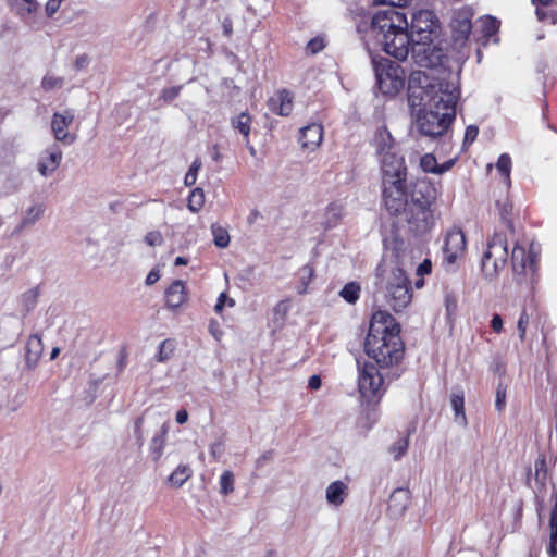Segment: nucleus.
Returning a JSON list of instances; mask_svg holds the SVG:
<instances>
[{"label":"nucleus","instance_id":"obj_26","mask_svg":"<svg viewBox=\"0 0 557 557\" xmlns=\"http://www.w3.org/2000/svg\"><path fill=\"white\" fill-rule=\"evenodd\" d=\"M348 495V486L343 481H334L326 488L329 504L339 506Z\"/></svg>","mask_w":557,"mask_h":557},{"label":"nucleus","instance_id":"obj_25","mask_svg":"<svg viewBox=\"0 0 557 557\" xmlns=\"http://www.w3.org/2000/svg\"><path fill=\"white\" fill-rule=\"evenodd\" d=\"M373 143L379 156L394 151V138L385 126L377 129Z\"/></svg>","mask_w":557,"mask_h":557},{"label":"nucleus","instance_id":"obj_30","mask_svg":"<svg viewBox=\"0 0 557 557\" xmlns=\"http://www.w3.org/2000/svg\"><path fill=\"white\" fill-rule=\"evenodd\" d=\"M232 126L238 131L245 138L249 137L251 127V117L247 112H242L231 121Z\"/></svg>","mask_w":557,"mask_h":557},{"label":"nucleus","instance_id":"obj_7","mask_svg":"<svg viewBox=\"0 0 557 557\" xmlns=\"http://www.w3.org/2000/svg\"><path fill=\"white\" fill-rule=\"evenodd\" d=\"M376 85L384 95H396L404 87L399 66L383 57H372Z\"/></svg>","mask_w":557,"mask_h":557},{"label":"nucleus","instance_id":"obj_39","mask_svg":"<svg viewBox=\"0 0 557 557\" xmlns=\"http://www.w3.org/2000/svg\"><path fill=\"white\" fill-rule=\"evenodd\" d=\"M496 168L498 172L505 177V181L510 183L511 158L507 153L499 156Z\"/></svg>","mask_w":557,"mask_h":557},{"label":"nucleus","instance_id":"obj_16","mask_svg":"<svg viewBox=\"0 0 557 557\" xmlns=\"http://www.w3.org/2000/svg\"><path fill=\"white\" fill-rule=\"evenodd\" d=\"M382 165V182L405 180L406 166L404 159L398 157L395 151L380 156Z\"/></svg>","mask_w":557,"mask_h":557},{"label":"nucleus","instance_id":"obj_28","mask_svg":"<svg viewBox=\"0 0 557 557\" xmlns=\"http://www.w3.org/2000/svg\"><path fill=\"white\" fill-rule=\"evenodd\" d=\"M12 11L21 17L28 16L37 11L38 3L36 0H9Z\"/></svg>","mask_w":557,"mask_h":557},{"label":"nucleus","instance_id":"obj_59","mask_svg":"<svg viewBox=\"0 0 557 557\" xmlns=\"http://www.w3.org/2000/svg\"><path fill=\"white\" fill-rule=\"evenodd\" d=\"M308 48L312 53H317L323 49V42L320 39H312L308 42Z\"/></svg>","mask_w":557,"mask_h":557},{"label":"nucleus","instance_id":"obj_42","mask_svg":"<svg viewBox=\"0 0 557 557\" xmlns=\"http://www.w3.org/2000/svg\"><path fill=\"white\" fill-rule=\"evenodd\" d=\"M409 445L408 437L398 438L389 448V451L394 455V459H400L407 451Z\"/></svg>","mask_w":557,"mask_h":557},{"label":"nucleus","instance_id":"obj_13","mask_svg":"<svg viewBox=\"0 0 557 557\" xmlns=\"http://www.w3.org/2000/svg\"><path fill=\"white\" fill-rule=\"evenodd\" d=\"M472 12L470 9H461L455 12L454 17L451 20V39L454 42L455 48L459 49L465 46L467 42L471 29H472V23H471Z\"/></svg>","mask_w":557,"mask_h":557},{"label":"nucleus","instance_id":"obj_43","mask_svg":"<svg viewBox=\"0 0 557 557\" xmlns=\"http://www.w3.org/2000/svg\"><path fill=\"white\" fill-rule=\"evenodd\" d=\"M201 165H202V163H201L200 159H195L193 161V163L184 178V183L186 186L195 185V183L197 181V174H198V171L201 169Z\"/></svg>","mask_w":557,"mask_h":557},{"label":"nucleus","instance_id":"obj_48","mask_svg":"<svg viewBox=\"0 0 557 557\" xmlns=\"http://www.w3.org/2000/svg\"><path fill=\"white\" fill-rule=\"evenodd\" d=\"M535 479L537 481H544L546 479V461L545 458H539L534 463Z\"/></svg>","mask_w":557,"mask_h":557},{"label":"nucleus","instance_id":"obj_54","mask_svg":"<svg viewBox=\"0 0 557 557\" xmlns=\"http://www.w3.org/2000/svg\"><path fill=\"white\" fill-rule=\"evenodd\" d=\"M63 0H48L46 3V13L48 16H52L58 12Z\"/></svg>","mask_w":557,"mask_h":557},{"label":"nucleus","instance_id":"obj_47","mask_svg":"<svg viewBox=\"0 0 557 557\" xmlns=\"http://www.w3.org/2000/svg\"><path fill=\"white\" fill-rule=\"evenodd\" d=\"M145 243L151 247L160 246L163 244V236L159 231H151L146 234Z\"/></svg>","mask_w":557,"mask_h":557},{"label":"nucleus","instance_id":"obj_45","mask_svg":"<svg viewBox=\"0 0 557 557\" xmlns=\"http://www.w3.org/2000/svg\"><path fill=\"white\" fill-rule=\"evenodd\" d=\"M289 308L290 306L288 300L278 301L273 309L274 320L281 323L284 322Z\"/></svg>","mask_w":557,"mask_h":557},{"label":"nucleus","instance_id":"obj_20","mask_svg":"<svg viewBox=\"0 0 557 557\" xmlns=\"http://www.w3.org/2000/svg\"><path fill=\"white\" fill-rule=\"evenodd\" d=\"M410 492L406 488H396L389 496L388 512L392 517H400L410 505Z\"/></svg>","mask_w":557,"mask_h":557},{"label":"nucleus","instance_id":"obj_15","mask_svg":"<svg viewBox=\"0 0 557 557\" xmlns=\"http://www.w3.org/2000/svg\"><path fill=\"white\" fill-rule=\"evenodd\" d=\"M436 196V189L431 182L418 178L411 184L408 206H432Z\"/></svg>","mask_w":557,"mask_h":557},{"label":"nucleus","instance_id":"obj_55","mask_svg":"<svg viewBox=\"0 0 557 557\" xmlns=\"http://www.w3.org/2000/svg\"><path fill=\"white\" fill-rule=\"evenodd\" d=\"M380 4H388L389 9H397V7H405L409 0H376Z\"/></svg>","mask_w":557,"mask_h":557},{"label":"nucleus","instance_id":"obj_60","mask_svg":"<svg viewBox=\"0 0 557 557\" xmlns=\"http://www.w3.org/2000/svg\"><path fill=\"white\" fill-rule=\"evenodd\" d=\"M308 386L313 391L319 389L321 387V377L315 374L311 375L308 381Z\"/></svg>","mask_w":557,"mask_h":557},{"label":"nucleus","instance_id":"obj_3","mask_svg":"<svg viewBox=\"0 0 557 557\" xmlns=\"http://www.w3.org/2000/svg\"><path fill=\"white\" fill-rule=\"evenodd\" d=\"M407 14L398 9L379 11L371 18L369 33L383 46V50L397 60H406L412 52Z\"/></svg>","mask_w":557,"mask_h":557},{"label":"nucleus","instance_id":"obj_33","mask_svg":"<svg viewBox=\"0 0 557 557\" xmlns=\"http://www.w3.org/2000/svg\"><path fill=\"white\" fill-rule=\"evenodd\" d=\"M175 341L172 338H166L162 341L159 345L158 352L156 355V360L158 362H165L168 361L175 350Z\"/></svg>","mask_w":557,"mask_h":557},{"label":"nucleus","instance_id":"obj_50","mask_svg":"<svg viewBox=\"0 0 557 557\" xmlns=\"http://www.w3.org/2000/svg\"><path fill=\"white\" fill-rule=\"evenodd\" d=\"M529 324V315L528 313L525 312V310H523L520 314V318L518 320V324H517V329H518V332H519V337L521 341L524 339L525 337V332H527V326Z\"/></svg>","mask_w":557,"mask_h":557},{"label":"nucleus","instance_id":"obj_56","mask_svg":"<svg viewBox=\"0 0 557 557\" xmlns=\"http://www.w3.org/2000/svg\"><path fill=\"white\" fill-rule=\"evenodd\" d=\"M222 446L223 445H222L221 442L213 443L210 446V454L216 460L220 459V457H221V455L223 453V447Z\"/></svg>","mask_w":557,"mask_h":557},{"label":"nucleus","instance_id":"obj_49","mask_svg":"<svg viewBox=\"0 0 557 557\" xmlns=\"http://www.w3.org/2000/svg\"><path fill=\"white\" fill-rule=\"evenodd\" d=\"M506 404V388L499 384L496 389L495 407L497 411H502Z\"/></svg>","mask_w":557,"mask_h":557},{"label":"nucleus","instance_id":"obj_41","mask_svg":"<svg viewBox=\"0 0 557 557\" xmlns=\"http://www.w3.org/2000/svg\"><path fill=\"white\" fill-rule=\"evenodd\" d=\"M220 492L223 495L234 492V475L230 470L224 471L220 478Z\"/></svg>","mask_w":557,"mask_h":557},{"label":"nucleus","instance_id":"obj_12","mask_svg":"<svg viewBox=\"0 0 557 557\" xmlns=\"http://www.w3.org/2000/svg\"><path fill=\"white\" fill-rule=\"evenodd\" d=\"M466 248V237L460 228L453 227L447 231L443 246V261L453 265L460 258Z\"/></svg>","mask_w":557,"mask_h":557},{"label":"nucleus","instance_id":"obj_37","mask_svg":"<svg viewBox=\"0 0 557 557\" xmlns=\"http://www.w3.org/2000/svg\"><path fill=\"white\" fill-rule=\"evenodd\" d=\"M205 205V193L201 188H195L188 198V209L191 212H198Z\"/></svg>","mask_w":557,"mask_h":557},{"label":"nucleus","instance_id":"obj_5","mask_svg":"<svg viewBox=\"0 0 557 557\" xmlns=\"http://www.w3.org/2000/svg\"><path fill=\"white\" fill-rule=\"evenodd\" d=\"M508 259V244L506 235L499 232L494 233L487 242V248L482 258V272L485 278L494 280L499 271L504 269Z\"/></svg>","mask_w":557,"mask_h":557},{"label":"nucleus","instance_id":"obj_23","mask_svg":"<svg viewBox=\"0 0 557 557\" xmlns=\"http://www.w3.org/2000/svg\"><path fill=\"white\" fill-rule=\"evenodd\" d=\"M345 215V206L339 201L331 202L324 212L323 226L325 230L336 227Z\"/></svg>","mask_w":557,"mask_h":557},{"label":"nucleus","instance_id":"obj_10","mask_svg":"<svg viewBox=\"0 0 557 557\" xmlns=\"http://www.w3.org/2000/svg\"><path fill=\"white\" fill-rule=\"evenodd\" d=\"M401 214H405L409 228L416 234H424L434 225L432 206H408Z\"/></svg>","mask_w":557,"mask_h":557},{"label":"nucleus","instance_id":"obj_6","mask_svg":"<svg viewBox=\"0 0 557 557\" xmlns=\"http://www.w3.org/2000/svg\"><path fill=\"white\" fill-rule=\"evenodd\" d=\"M358 389L369 405L377 404L385 393L384 380L376 366L366 362L359 367Z\"/></svg>","mask_w":557,"mask_h":557},{"label":"nucleus","instance_id":"obj_2","mask_svg":"<svg viewBox=\"0 0 557 557\" xmlns=\"http://www.w3.org/2000/svg\"><path fill=\"white\" fill-rule=\"evenodd\" d=\"M364 350L382 368L397 364L403 359L405 348L400 325L387 311L377 310L372 314Z\"/></svg>","mask_w":557,"mask_h":557},{"label":"nucleus","instance_id":"obj_27","mask_svg":"<svg viewBox=\"0 0 557 557\" xmlns=\"http://www.w3.org/2000/svg\"><path fill=\"white\" fill-rule=\"evenodd\" d=\"M451 407L455 412V421L460 425L466 426L468 421L465 412V397L462 391L453 393Z\"/></svg>","mask_w":557,"mask_h":557},{"label":"nucleus","instance_id":"obj_52","mask_svg":"<svg viewBox=\"0 0 557 557\" xmlns=\"http://www.w3.org/2000/svg\"><path fill=\"white\" fill-rule=\"evenodd\" d=\"M479 128L474 125H469L466 128L463 145H471L478 137Z\"/></svg>","mask_w":557,"mask_h":557},{"label":"nucleus","instance_id":"obj_1","mask_svg":"<svg viewBox=\"0 0 557 557\" xmlns=\"http://www.w3.org/2000/svg\"><path fill=\"white\" fill-rule=\"evenodd\" d=\"M409 91L412 104L419 99L423 107L417 119L420 133L432 138L443 136L456 117L459 87L446 81L431 83L425 72L416 71L409 76Z\"/></svg>","mask_w":557,"mask_h":557},{"label":"nucleus","instance_id":"obj_35","mask_svg":"<svg viewBox=\"0 0 557 557\" xmlns=\"http://www.w3.org/2000/svg\"><path fill=\"white\" fill-rule=\"evenodd\" d=\"M191 475V470L188 466H178L172 474L169 476V481L172 485L182 486Z\"/></svg>","mask_w":557,"mask_h":557},{"label":"nucleus","instance_id":"obj_61","mask_svg":"<svg viewBox=\"0 0 557 557\" xmlns=\"http://www.w3.org/2000/svg\"><path fill=\"white\" fill-rule=\"evenodd\" d=\"M226 299H227V296H226L225 293L220 294V296L218 298V301H216V304L214 306V310H215L216 313H221L222 312Z\"/></svg>","mask_w":557,"mask_h":557},{"label":"nucleus","instance_id":"obj_19","mask_svg":"<svg viewBox=\"0 0 557 557\" xmlns=\"http://www.w3.org/2000/svg\"><path fill=\"white\" fill-rule=\"evenodd\" d=\"M44 351L42 339L38 334L30 335L25 345V366L28 370H34Z\"/></svg>","mask_w":557,"mask_h":557},{"label":"nucleus","instance_id":"obj_32","mask_svg":"<svg viewBox=\"0 0 557 557\" xmlns=\"http://www.w3.org/2000/svg\"><path fill=\"white\" fill-rule=\"evenodd\" d=\"M313 277H314V270L311 265L306 264L300 269V271H299V283L300 284L297 289L298 294L304 295L309 292L308 286L312 282Z\"/></svg>","mask_w":557,"mask_h":557},{"label":"nucleus","instance_id":"obj_22","mask_svg":"<svg viewBox=\"0 0 557 557\" xmlns=\"http://www.w3.org/2000/svg\"><path fill=\"white\" fill-rule=\"evenodd\" d=\"M187 300V289L183 281H174L165 289V304L170 309H177Z\"/></svg>","mask_w":557,"mask_h":557},{"label":"nucleus","instance_id":"obj_24","mask_svg":"<svg viewBox=\"0 0 557 557\" xmlns=\"http://www.w3.org/2000/svg\"><path fill=\"white\" fill-rule=\"evenodd\" d=\"M270 108L274 113H277L280 115H289L293 110L292 95L286 90L280 91L277 94V98H273L270 100Z\"/></svg>","mask_w":557,"mask_h":557},{"label":"nucleus","instance_id":"obj_51","mask_svg":"<svg viewBox=\"0 0 557 557\" xmlns=\"http://www.w3.org/2000/svg\"><path fill=\"white\" fill-rule=\"evenodd\" d=\"M497 28H498V23H497L496 18L488 17L484 21L483 33L485 36H492L493 34L496 33Z\"/></svg>","mask_w":557,"mask_h":557},{"label":"nucleus","instance_id":"obj_17","mask_svg":"<svg viewBox=\"0 0 557 557\" xmlns=\"http://www.w3.org/2000/svg\"><path fill=\"white\" fill-rule=\"evenodd\" d=\"M74 120L72 111L66 110L63 113L55 112L51 119V129L55 140L64 144H73L76 140L75 135H71L67 131Z\"/></svg>","mask_w":557,"mask_h":557},{"label":"nucleus","instance_id":"obj_31","mask_svg":"<svg viewBox=\"0 0 557 557\" xmlns=\"http://www.w3.org/2000/svg\"><path fill=\"white\" fill-rule=\"evenodd\" d=\"M211 233L213 236V243L216 247L226 248L230 245L231 237L225 227L214 223L211 225Z\"/></svg>","mask_w":557,"mask_h":557},{"label":"nucleus","instance_id":"obj_40","mask_svg":"<svg viewBox=\"0 0 557 557\" xmlns=\"http://www.w3.org/2000/svg\"><path fill=\"white\" fill-rule=\"evenodd\" d=\"M42 213H44V209L41 206L34 205V206L29 207L26 211L25 216L23 218L21 226L25 227V226L34 224L41 216Z\"/></svg>","mask_w":557,"mask_h":557},{"label":"nucleus","instance_id":"obj_21","mask_svg":"<svg viewBox=\"0 0 557 557\" xmlns=\"http://www.w3.org/2000/svg\"><path fill=\"white\" fill-rule=\"evenodd\" d=\"M322 139L323 128L320 124L312 123L300 129L299 143L304 149H315L320 146Z\"/></svg>","mask_w":557,"mask_h":557},{"label":"nucleus","instance_id":"obj_62","mask_svg":"<svg viewBox=\"0 0 557 557\" xmlns=\"http://www.w3.org/2000/svg\"><path fill=\"white\" fill-rule=\"evenodd\" d=\"M141 424H143V418H138L135 423V433H136L137 440L140 443V445L143 444V441H144Z\"/></svg>","mask_w":557,"mask_h":557},{"label":"nucleus","instance_id":"obj_4","mask_svg":"<svg viewBox=\"0 0 557 557\" xmlns=\"http://www.w3.org/2000/svg\"><path fill=\"white\" fill-rule=\"evenodd\" d=\"M376 288L395 312L403 311L412 298L406 272L394 264L382 263L376 269Z\"/></svg>","mask_w":557,"mask_h":557},{"label":"nucleus","instance_id":"obj_34","mask_svg":"<svg viewBox=\"0 0 557 557\" xmlns=\"http://www.w3.org/2000/svg\"><path fill=\"white\" fill-rule=\"evenodd\" d=\"M39 293L37 288H30L21 296V305L23 307V314L30 312L38 302Z\"/></svg>","mask_w":557,"mask_h":557},{"label":"nucleus","instance_id":"obj_36","mask_svg":"<svg viewBox=\"0 0 557 557\" xmlns=\"http://www.w3.org/2000/svg\"><path fill=\"white\" fill-rule=\"evenodd\" d=\"M360 285L356 282L347 283L339 292V296L348 304H355L360 296Z\"/></svg>","mask_w":557,"mask_h":557},{"label":"nucleus","instance_id":"obj_8","mask_svg":"<svg viewBox=\"0 0 557 557\" xmlns=\"http://www.w3.org/2000/svg\"><path fill=\"white\" fill-rule=\"evenodd\" d=\"M383 202L386 210L393 215H399L409 205V194L406 178L382 182Z\"/></svg>","mask_w":557,"mask_h":557},{"label":"nucleus","instance_id":"obj_64","mask_svg":"<svg viewBox=\"0 0 557 557\" xmlns=\"http://www.w3.org/2000/svg\"><path fill=\"white\" fill-rule=\"evenodd\" d=\"M158 280H159V274H158V272H153V271H151V272L147 275V277H146V284H147V285H152V284H154Z\"/></svg>","mask_w":557,"mask_h":557},{"label":"nucleus","instance_id":"obj_29","mask_svg":"<svg viewBox=\"0 0 557 557\" xmlns=\"http://www.w3.org/2000/svg\"><path fill=\"white\" fill-rule=\"evenodd\" d=\"M166 434H168V426L165 424H163L160 433L156 434L151 440L150 450H151L154 461H158L163 454V447L165 444Z\"/></svg>","mask_w":557,"mask_h":557},{"label":"nucleus","instance_id":"obj_9","mask_svg":"<svg viewBox=\"0 0 557 557\" xmlns=\"http://www.w3.org/2000/svg\"><path fill=\"white\" fill-rule=\"evenodd\" d=\"M412 45L423 41H433L437 33V21L432 11L420 10L411 14L409 25Z\"/></svg>","mask_w":557,"mask_h":557},{"label":"nucleus","instance_id":"obj_58","mask_svg":"<svg viewBox=\"0 0 557 557\" xmlns=\"http://www.w3.org/2000/svg\"><path fill=\"white\" fill-rule=\"evenodd\" d=\"M88 63V57L85 54L78 55L74 62V69L79 71L83 70Z\"/></svg>","mask_w":557,"mask_h":557},{"label":"nucleus","instance_id":"obj_44","mask_svg":"<svg viewBox=\"0 0 557 557\" xmlns=\"http://www.w3.org/2000/svg\"><path fill=\"white\" fill-rule=\"evenodd\" d=\"M420 166L424 172L437 174L436 169H438V164L436 158L431 153H426L421 158Z\"/></svg>","mask_w":557,"mask_h":557},{"label":"nucleus","instance_id":"obj_46","mask_svg":"<svg viewBox=\"0 0 557 557\" xmlns=\"http://www.w3.org/2000/svg\"><path fill=\"white\" fill-rule=\"evenodd\" d=\"M182 86H172L168 88H163L160 94V98L164 102L173 101L181 92Z\"/></svg>","mask_w":557,"mask_h":557},{"label":"nucleus","instance_id":"obj_38","mask_svg":"<svg viewBox=\"0 0 557 557\" xmlns=\"http://www.w3.org/2000/svg\"><path fill=\"white\" fill-rule=\"evenodd\" d=\"M64 86V78L47 73L41 79V88L45 91H51L53 89H61Z\"/></svg>","mask_w":557,"mask_h":557},{"label":"nucleus","instance_id":"obj_63","mask_svg":"<svg viewBox=\"0 0 557 557\" xmlns=\"http://www.w3.org/2000/svg\"><path fill=\"white\" fill-rule=\"evenodd\" d=\"M176 422L178 424H184L188 420V412L184 409H181L176 412Z\"/></svg>","mask_w":557,"mask_h":557},{"label":"nucleus","instance_id":"obj_11","mask_svg":"<svg viewBox=\"0 0 557 557\" xmlns=\"http://www.w3.org/2000/svg\"><path fill=\"white\" fill-rule=\"evenodd\" d=\"M536 261L537 253L534 252L532 248L530 249L529 253H527L522 246L515 245L511 252V265L517 283L523 282L528 269H530L532 272L535 271Z\"/></svg>","mask_w":557,"mask_h":557},{"label":"nucleus","instance_id":"obj_14","mask_svg":"<svg viewBox=\"0 0 557 557\" xmlns=\"http://www.w3.org/2000/svg\"><path fill=\"white\" fill-rule=\"evenodd\" d=\"M431 44L432 41H420L412 45V58L421 67L432 69L442 64V59L444 57L442 49L436 48Z\"/></svg>","mask_w":557,"mask_h":557},{"label":"nucleus","instance_id":"obj_18","mask_svg":"<svg viewBox=\"0 0 557 557\" xmlns=\"http://www.w3.org/2000/svg\"><path fill=\"white\" fill-rule=\"evenodd\" d=\"M62 157V151L57 145L46 149L37 164L38 172L44 177L50 176L61 164Z\"/></svg>","mask_w":557,"mask_h":557},{"label":"nucleus","instance_id":"obj_57","mask_svg":"<svg viewBox=\"0 0 557 557\" xmlns=\"http://www.w3.org/2000/svg\"><path fill=\"white\" fill-rule=\"evenodd\" d=\"M491 327L496 332L500 333L503 330V319L499 314H494L491 321Z\"/></svg>","mask_w":557,"mask_h":557},{"label":"nucleus","instance_id":"obj_53","mask_svg":"<svg viewBox=\"0 0 557 557\" xmlns=\"http://www.w3.org/2000/svg\"><path fill=\"white\" fill-rule=\"evenodd\" d=\"M552 500L554 502V506L550 511L549 528L550 530H557V491L552 495Z\"/></svg>","mask_w":557,"mask_h":557}]
</instances>
